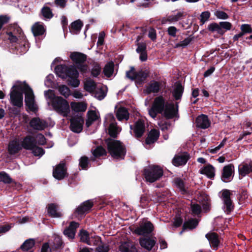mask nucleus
<instances>
[{"instance_id": "obj_1", "label": "nucleus", "mask_w": 252, "mask_h": 252, "mask_svg": "<svg viewBox=\"0 0 252 252\" xmlns=\"http://www.w3.org/2000/svg\"><path fill=\"white\" fill-rule=\"evenodd\" d=\"M178 105L176 103L165 102L162 96L155 98L151 108L148 110L149 115L155 118L158 113L162 114L167 119H172L178 116Z\"/></svg>"}, {"instance_id": "obj_2", "label": "nucleus", "mask_w": 252, "mask_h": 252, "mask_svg": "<svg viewBox=\"0 0 252 252\" xmlns=\"http://www.w3.org/2000/svg\"><path fill=\"white\" fill-rule=\"evenodd\" d=\"M44 95L48 104H51L53 109L63 117H66L70 112V107L68 102L61 96L55 95L54 91L48 90L44 92Z\"/></svg>"}, {"instance_id": "obj_3", "label": "nucleus", "mask_w": 252, "mask_h": 252, "mask_svg": "<svg viewBox=\"0 0 252 252\" xmlns=\"http://www.w3.org/2000/svg\"><path fill=\"white\" fill-rule=\"evenodd\" d=\"M57 75L63 79H66L69 86L76 88L80 84L78 80L79 73L73 66L67 67L65 65H60L55 68Z\"/></svg>"}, {"instance_id": "obj_4", "label": "nucleus", "mask_w": 252, "mask_h": 252, "mask_svg": "<svg viewBox=\"0 0 252 252\" xmlns=\"http://www.w3.org/2000/svg\"><path fill=\"white\" fill-rule=\"evenodd\" d=\"M107 148L111 156L115 159H123L126 154V150L119 141L113 139H108L106 141Z\"/></svg>"}, {"instance_id": "obj_5", "label": "nucleus", "mask_w": 252, "mask_h": 252, "mask_svg": "<svg viewBox=\"0 0 252 252\" xmlns=\"http://www.w3.org/2000/svg\"><path fill=\"white\" fill-rule=\"evenodd\" d=\"M24 83L18 82L14 85L10 93L11 103L15 106L21 107L23 105V93Z\"/></svg>"}, {"instance_id": "obj_6", "label": "nucleus", "mask_w": 252, "mask_h": 252, "mask_svg": "<svg viewBox=\"0 0 252 252\" xmlns=\"http://www.w3.org/2000/svg\"><path fill=\"white\" fill-rule=\"evenodd\" d=\"M144 175L146 181L153 183L162 177L163 170L158 165H152L145 169Z\"/></svg>"}, {"instance_id": "obj_7", "label": "nucleus", "mask_w": 252, "mask_h": 252, "mask_svg": "<svg viewBox=\"0 0 252 252\" xmlns=\"http://www.w3.org/2000/svg\"><path fill=\"white\" fill-rule=\"evenodd\" d=\"M148 76V71L141 70L138 72H135L134 67H130V70L126 72V77L131 80H135L136 84L142 83Z\"/></svg>"}, {"instance_id": "obj_8", "label": "nucleus", "mask_w": 252, "mask_h": 252, "mask_svg": "<svg viewBox=\"0 0 252 252\" xmlns=\"http://www.w3.org/2000/svg\"><path fill=\"white\" fill-rule=\"evenodd\" d=\"M23 91L25 94V102L28 108L32 111H34L37 109L34 103V96L32 89L25 83L23 85Z\"/></svg>"}, {"instance_id": "obj_9", "label": "nucleus", "mask_w": 252, "mask_h": 252, "mask_svg": "<svg viewBox=\"0 0 252 252\" xmlns=\"http://www.w3.org/2000/svg\"><path fill=\"white\" fill-rule=\"evenodd\" d=\"M105 124L106 125H109L108 131L110 135L114 137H116L121 129L117 126L115 118L112 114H109L106 116Z\"/></svg>"}, {"instance_id": "obj_10", "label": "nucleus", "mask_w": 252, "mask_h": 252, "mask_svg": "<svg viewBox=\"0 0 252 252\" xmlns=\"http://www.w3.org/2000/svg\"><path fill=\"white\" fill-rule=\"evenodd\" d=\"M231 194V191L229 190L225 189L222 191L221 199L224 204L223 209L227 214L233 209V205L230 199Z\"/></svg>"}, {"instance_id": "obj_11", "label": "nucleus", "mask_w": 252, "mask_h": 252, "mask_svg": "<svg viewBox=\"0 0 252 252\" xmlns=\"http://www.w3.org/2000/svg\"><path fill=\"white\" fill-rule=\"evenodd\" d=\"M154 229V226L150 221L141 223L138 227L135 228V233L139 235H145L151 233Z\"/></svg>"}, {"instance_id": "obj_12", "label": "nucleus", "mask_w": 252, "mask_h": 252, "mask_svg": "<svg viewBox=\"0 0 252 252\" xmlns=\"http://www.w3.org/2000/svg\"><path fill=\"white\" fill-rule=\"evenodd\" d=\"M189 159V155L187 153L184 152L177 154L172 160L174 165L179 166L185 165Z\"/></svg>"}, {"instance_id": "obj_13", "label": "nucleus", "mask_w": 252, "mask_h": 252, "mask_svg": "<svg viewBox=\"0 0 252 252\" xmlns=\"http://www.w3.org/2000/svg\"><path fill=\"white\" fill-rule=\"evenodd\" d=\"M30 125L33 129L38 130H42L48 126L46 121L39 118L32 119L30 122Z\"/></svg>"}, {"instance_id": "obj_14", "label": "nucleus", "mask_w": 252, "mask_h": 252, "mask_svg": "<svg viewBox=\"0 0 252 252\" xmlns=\"http://www.w3.org/2000/svg\"><path fill=\"white\" fill-rule=\"evenodd\" d=\"M130 127L131 129H133L135 136L140 137L143 135L145 130L144 121L142 120H139L135 123L133 128H132L131 125L130 126Z\"/></svg>"}, {"instance_id": "obj_15", "label": "nucleus", "mask_w": 252, "mask_h": 252, "mask_svg": "<svg viewBox=\"0 0 252 252\" xmlns=\"http://www.w3.org/2000/svg\"><path fill=\"white\" fill-rule=\"evenodd\" d=\"M66 173V168L64 163H60L54 169L53 175L55 178L60 180L65 176Z\"/></svg>"}, {"instance_id": "obj_16", "label": "nucleus", "mask_w": 252, "mask_h": 252, "mask_svg": "<svg viewBox=\"0 0 252 252\" xmlns=\"http://www.w3.org/2000/svg\"><path fill=\"white\" fill-rule=\"evenodd\" d=\"M84 121L81 118H73L71 120L70 129L76 133H79L82 130Z\"/></svg>"}, {"instance_id": "obj_17", "label": "nucleus", "mask_w": 252, "mask_h": 252, "mask_svg": "<svg viewBox=\"0 0 252 252\" xmlns=\"http://www.w3.org/2000/svg\"><path fill=\"white\" fill-rule=\"evenodd\" d=\"M79 223L74 221L70 222L69 226L64 229L63 234L69 239H73L74 238L76 229L79 227Z\"/></svg>"}, {"instance_id": "obj_18", "label": "nucleus", "mask_w": 252, "mask_h": 252, "mask_svg": "<svg viewBox=\"0 0 252 252\" xmlns=\"http://www.w3.org/2000/svg\"><path fill=\"white\" fill-rule=\"evenodd\" d=\"M195 123L197 127L203 129L208 128L211 124L208 117L203 114L197 117Z\"/></svg>"}, {"instance_id": "obj_19", "label": "nucleus", "mask_w": 252, "mask_h": 252, "mask_svg": "<svg viewBox=\"0 0 252 252\" xmlns=\"http://www.w3.org/2000/svg\"><path fill=\"white\" fill-rule=\"evenodd\" d=\"M155 239V238H141L139 239V243L142 247L150 251L156 244Z\"/></svg>"}, {"instance_id": "obj_20", "label": "nucleus", "mask_w": 252, "mask_h": 252, "mask_svg": "<svg viewBox=\"0 0 252 252\" xmlns=\"http://www.w3.org/2000/svg\"><path fill=\"white\" fill-rule=\"evenodd\" d=\"M206 238L209 242L211 246L215 249H218L220 245V240L218 235L214 232H210L206 234Z\"/></svg>"}, {"instance_id": "obj_21", "label": "nucleus", "mask_w": 252, "mask_h": 252, "mask_svg": "<svg viewBox=\"0 0 252 252\" xmlns=\"http://www.w3.org/2000/svg\"><path fill=\"white\" fill-rule=\"evenodd\" d=\"M233 171L234 166L232 164H230L225 166L223 168L221 177L222 180L225 182L230 181Z\"/></svg>"}, {"instance_id": "obj_22", "label": "nucleus", "mask_w": 252, "mask_h": 252, "mask_svg": "<svg viewBox=\"0 0 252 252\" xmlns=\"http://www.w3.org/2000/svg\"><path fill=\"white\" fill-rule=\"evenodd\" d=\"M185 16L184 12L180 11L175 14L168 16L166 18H163L161 20V24H165L167 22H175L181 19Z\"/></svg>"}, {"instance_id": "obj_23", "label": "nucleus", "mask_w": 252, "mask_h": 252, "mask_svg": "<svg viewBox=\"0 0 252 252\" xmlns=\"http://www.w3.org/2000/svg\"><path fill=\"white\" fill-rule=\"evenodd\" d=\"M120 250L121 252H137L134 245L129 241L122 243Z\"/></svg>"}, {"instance_id": "obj_24", "label": "nucleus", "mask_w": 252, "mask_h": 252, "mask_svg": "<svg viewBox=\"0 0 252 252\" xmlns=\"http://www.w3.org/2000/svg\"><path fill=\"white\" fill-rule=\"evenodd\" d=\"M96 83L91 78H88L84 81V89L89 93H93L96 89Z\"/></svg>"}, {"instance_id": "obj_25", "label": "nucleus", "mask_w": 252, "mask_h": 252, "mask_svg": "<svg viewBox=\"0 0 252 252\" xmlns=\"http://www.w3.org/2000/svg\"><path fill=\"white\" fill-rule=\"evenodd\" d=\"M93 202L91 200H88L81 204L76 209L78 214H83L87 212L92 207Z\"/></svg>"}, {"instance_id": "obj_26", "label": "nucleus", "mask_w": 252, "mask_h": 252, "mask_svg": "<svg viewBox=\"0 0 252 252\" xmlns=\"http://www.w3.org/2000/svg\"><path fill=\"white\" fill-rule=\"evenodd\" d=\"M32 30L33 35L36 36L42 35L46 30L42 23L36 22L32 26Z\"/></svg>"}, {"instance_id": "obj_27", "label": "nucleus", "mask_w": 252, "mask_h": 252, "mask_svg": "<svg viewBox=\"0 0 252 252\" xmlns=\"http://www.w3.org/2000/svg\"><path fill=\"white\" fill-rule=\"evenodd\" d=\"M34 139L32 137L28 136L25 137L22 144V147L26 150H32L35 146Z\"/></svg>"}, {"instance_id": "obj_28", "label": "nucleus", "mask_w": 252, "mask_h": 252, "mask_svg": "<svg viewBox=\"0 0 252 252\" xmlns=\"http://www.w3.org/2000/svg\"><path fill=\"white\" fill-rule=\"evenodd\" d=\"M72 110L75 112H84L87 108V104L85 102H72L70 103Z\"/></svg>"}, {"instance_id": "obj_29", "label": "nucleus", "mask_w": 252, "mask_h": 252, "mask_svg": "<svg viewBox=\"0 0 252 252\" xmlns=\"http://www.w3.org/2000/svg\"><path fill=\"white\" fill-rule=\"evenodd\" d=\"M159 131L156 129L152 130L149 133L147 138L146 139L145 143L146 145H150L154 143L159 136Z\"/></svg>"}, {"instance_id": "obj_30", "label": "nucleus", "mask_w": 252, "mask_h": 252, "mask_svg": "<svg viewBox=\"0 0 252 252\" xmlns=\"http://www.w3.org/2000/svg\"><path fill=\"white\" fill-rule=\"evenodd\" d=\"M70 57L71 59L76 64L82 63L86 60V56L85 55L78 52H74L71 53L70 55Z\"/></svg>"}, {"instance_id": "obj_31", "label": "nucleus", "mask_w": 252, "mask_h": 252, "mask_svg": "<svg viewBox=\"0 0 252 252\" xmlns=\"http://www.w3.org/2000/svg\"><path fill=\"white\" fill-rule=\"evenodd\" d=\"M116 116L119 121L127 120L129 118V113L126 108L121 107L116 111Z\"/></svg>"}, {"instance_id": "obj_32", "label": "nucleus", "mask_w": 252, "mask_h": 252, "mask_svg": "<svg viewBox=\"0 0 252 252\" xmlns=\"http://www.w3.org/2000/svg\"><path fill=\"white\" fill-rule=\"evenodd\" d=\"M160 84L157 81H152L146 87L145 92L149 94L151 93H158L160 89Z\"/></svg>"}, {"instance_id": "obj_33", "label": "nucleus", "mask_w": 252, "mask_h": 252, "mask_svg": "<svg viewBox=\"0 0 252 252\" xmlns=\"http://www.w3.org/2000/svg\"><path fill=\"white\" fill-rule=\"evenodd\" d=\"M83 25V23L80 20H77L72 22L69 27L70 31L73 34L79 33Z\"/></svg>"}, {"instance_id": "obj_34", "label": "nucleus", "mask_w": 252, "mask_h": 252, "mask_svg": "<svg viewBox=\"0 0 252 252\" xmlns=\"http://www.w3.org/2000/svg\"><path fill=\"white\" fill-rule=\"evenodd\" d=\"M208 29L212 32H216L220 35H222L224 33L225 31L221 29L220 24L216 23L210 24L208 26Z\"/></svg>"}, {"instance_id": "obj_35", "label": "nucleus", "mask_w": 252, "mask_h": 252, "mask_svg": "<svg viewBox=\"0 0 252 252\" xmlns=\"http://www.w3.org/2000/svg\"><path fill=\"white\" fill-rule=\"evenodd\" d=\"M21 149L22 146L16 140L12 141L9 144L8 151L11 154H14Z\"/></svg>"}, {"instance_id": "obj_36", "label": "nucleus", "mask_w": 252, "mask_h": 252, "mask_svg": "<svg viewBox=\"0 0 252 252\" xmlns=\"http://www.w3.org/2000/svg\"><path fill=\"white\" fill-rule=\"evenodd\" d=\"M200 173L206 175L209 178H213L215 176V168L211 165H208L200 170Z\"/></svg>"}, {"instance_id": "obj_37", "label": "nucleus", "mask_w": 252, "mask_h": 252, "mask_svg": "<svg viewBox=\"0 0 252 252\" xmlns=\"http://www.w3.org/2000/svg\"><path fill=\"white\" fill-rule=\"evenodd\" d=\"M252 172V163L249 164H242L239 166V174L245 176L246 175Z\"/></svg>"}, {"instance_id": "obj_38", "label": "nucleus", "mask_w": 252, "mask_h": 252, "mask_svg": "<svg viewBox=\"0 0 252 252\" xmlns=\"http://www.w3.org/2000/svg\"><path fill=\"white\" fill-rule=\"evenodd\" d=\"M88 119L86 121V125L87 127L90 126L93 122L98 119V117L96 113L94 111H89L88 112Z\"/></svg>"}, {"instance_id": "obj_39", "label": "nucleus", "mask_w": 252, "mask_h": 252, "mask_svg": "<svg viewBox=\"0 0 252 252\" xmlns=\"http://www.w3.org/2000/svg\"><path fill=\"white\" fill-rule=\"evenodd\" d=\"M79 237L81 241L84 242L89 245H92V242L90 240L89 234L87 231L84 230H81L79 233Z\"/></svg>"}, {"instance_id": "obj_40", "label": "nucleus", "mask_w": 252, "mask_h": 252, "mask_svg": "<svg viewBox=\"0 0 252 252\" xmlns=\"http://www.w3.org/2000/svg\"><path fill=\"white\" fill-rule=\"evenodd\" d=\"M183 92V89L180 84H177L173 92V95L176 100L180 99Z\"/></svg>"}, {"instance_id": "obj_41", "label": "nucleus", "mask_w": 252, "mask_h": 252, "mask_svg": "<svg viewBox=\"0 0 252 252\" xmlns=\"http://www.w3.org/2000/svg\"><path fill=\"white\" fill-rule=\"evenodd\" d=\"M93 93L94 96L99 100H102L106 95L103 88L99 86L96 87V89Z\"/></svg>"}, {"instance_id": "obj_42", "label": "nucleus", "mask_w": 252, "mask_h": 252, "mask_svg": "<svg viewBox=\"0 0 252 252\" xmlns=\"http://www.w3.org/2000/svg\"><path fill=\"white\" fill-rule=\"evenodd\" d=\"M48 213L53 217H59L61 216V213L57 212V206L54 204H51L48 205Z\"/></svg>"}, {"instance_id": "obj_43", "label": "nucleus", "mask_w": 252, "mask_h": 252, "mask_svg": "<svg viewBox=\"0 0 252 252\" xmlns=\"http://www.w3.org/2000/svg\"><path fill=\"white\" fill-rule=\"evenodd\" d=\"M113 63H109L106 64L104 68L103 72L105 76L110 77L114 72Z\"/></svg>"}, {"instance_id": "obj_44", "label": "nucleus", "mask_w": 252, "mask_h": 252, "mask_svg": "<svg viewBox=\"0 0 252 252\" xmlns=\"http://www.w3.org/2000/svg\"><path fill=\"white\" fill-rule=\"evenodd\" d=\"M42 15L45 19H50L53 16L51 9L46 6H44L41 10Z\"/></svg>"}, {"instance_id": "obj_45", "label": "nucleus", "mask_w": 252, "mask_h": 252, "mask_svg": "<svg viewBox=\"0 0 252 252\" xmlns=\"http://www.w3.org/2000/svg\"><path fill=\"white\" fill-rule=\"evenodd\" d=\"M58 91L60 94L64 97H68L70 94V89L65 85H60L58 87Z\"/></svg>"}, {"instance_id": "obj_46", "label": "nucleus", "mask_w": 252, "mask_h": 252, "mask_svg": "<svg viewBox=\"0 0 252 252\" xmlns=\"http://www.w3.org/2000/svg\"><path fill=\"white\" fill-rule=\"evenodd\" d=\"M34 245V240L30 239L26 240L21 246V249L24 251H28Z\"/></svg>"}, {"instance_id": "obj_47", "label": "nucleus", "mask_w": 252, "mask_h": 252, "mask_svg": "<svg viewBox=\"0 0 252 252\" xmlns=\"http://www.w3.org/2000/svg\"><path fill=\"white\" fill-rule=\"evenodd\" d=\"M95 157H99L106 154V150L101 146L96 147L93 152Z\"/></svg>"}, {"instance_id": "obj_48", "label": "nucleus", "mask_w": 252, "mask_h": 252, "mask_svg": "<svg viewBox=\"0 0 252 252\" xmlns=\"http://www.w3.org/2000/svg\"><path fill=\"white\" fill-rule=\"evenodd\" d=\"M198 224V221L196 220H190L186 222L184 224V228L193 229L195 228Z\"/></svg>"}, {"instance_id": "obj_49", "label": "nucleus", "mask_w": 252, "mask_h": 252, "mask_svg": "<svg viewBox=\"0 0 252 252\" xmlns=\"http://www.w3.org/2000/svg\"><path fill=\"white\" fill-rule=\"evenodd\" d=\"M0 182H2L6 184L10 183L12 182V179L9 176L4 172L0 173Z\"/></svg>"}, {"instance_id": "obj_50", "label": "nucleus", "mask_w": 252, "mask_h": 252, "mask_svg": "<svg viewBox=\"0 0 252 252\" xmlns=\"http://www.w3.org/2000/svg\"><path fill=\"white\" fill-rule=\"evenodd\" d=\"M225 141L226 139H224L218 146L215 147H211L210 148L208 149L209 152L212 154L217 153L220 149V148L223 147L225 143Z\"/></svg>"}, {"instance_id": "obj_51", "label": "nucleus", "mask_w": 252, "mask_h": 252, "mask_svg": "<svg viewBox=\"0 0 252 252\" xmlns=\"http://www.w3.org/2000/svg\"><path fill=\"white\" fill-rule=\"evenodd\" d=\"M175 184L177 187L182 192V193H184L186 192V190L184 186V184L182 180L180 179H176L175 180Z\"/></svg>"}, {"instance_id": "obj_52", "label": "nucleus", "mask_w": 252, "mask_h": 252, "mask_svg": "<svg viewBox=\"0 0 252 252\" xmlns=\"http://www.w3.org/2000/svg\"><path fill=\"white\" fill-rule=\"evenodd\" d=\"M100 70L101 67L100 65L98 63H95L94 64L93 67L92 69V75L94 77H96L99 74Z\"/></svg>"}, {"instance_id": "obj_53", "label": "nucleus", "mask_w": 252, "mask_h": 252, "mask_svg": "<svg viewBox=\"0 0 252 252\" xmlns=\"http://www.w3.org/2000/svg\"><path fill=\"white\" fill-rule=\"evenodd\" d=\"M240 29L241 32L245 34V33H252V28L250 25L243 24L241 26Z\"/></svg>"}, {"instance_id": "obj_54", "label": "nucleus", "mask_w": 252, "mask_h": 252, "mask_svg": "<svg viewBox=\"0 0 252 252\" xmlns=\"http://www.w3.org/2000/svg\"><path fill=\"white\" fill-rule=\"evenodd\" d=\"M54 76L52 74L48 75L45 80V85L48 88L52 87L54 84L53 83Z\"/></svg>"}, {"instance_id": "obj_55", "label": "nucleus", "mask_w": 252, "mask_h": 252, "mask_svg": "<svg viewBox=\"0 0 252 252\" xmlns=\"http://www.w3.org/2000/svg\"><path fill=\"white\" fill-rule=\"evenodd\" d=\"M31 150L35 156H41L44 153L43 150L41 148L38 147L36 145Z\"/></svg>"}, {"instance_id": "obj_56", "label": "nucleus", "mask_w": 252, "mask_h": 252, "mask_svg": "<svg viewBox=\"0 0 252 252\" xmlns=\"http://www.w3.org/2000/svg\"><path fill=\"white\" fill-rule=\"evenodd\" d=\"M210 16V13L208 11H204L201 13L200 15V22L203 24H204L209 18Z\"/></svg>"}, {"instance_id": "obj_57", "label": "nucleus", "mask_w": 252, "mask_h": 252, "mask_svg": "<svg viewBox=\"0 0 252 252\" xmlns=\"http://www.w3.org/2000/svg\"><path fill=\"white\" fill-rule=\"evenodd\" d=\"M8 39L11 42H16L17 41L18 38L16 35V32L15 31L11 32H7Z\"/></svg>"}, {"instance_id": "obj_58", "label": "nucleus", "mask_w": 252, "mask_h": 252, "mask_svg": "<svg viewBox=\"0 0 252 252\" xmlns=\"http://www.w3.org/2000/svg\"><path fill=\"white\" fill-rule=\"evenodd\" d=\"M80 166L82 169H86L88 165V158L86 157H82L80 159Z\"/></svg>"}, {"instance_id": "obj_59", "label": "nucleus", "mask_w": 252, "mask_h": 252, "mask_svg": "<svg viewBox=\"0 0 252 252\" xmlns=\"http://www.w3.org/2000/svg\"><path fill=\"white\" fill-rule=\"evenodd\" d=\"M215 15L219 19H226L228 18V15L224 12L221 11H217L215 12Z\"/></svg>"}, {"instance_id": "obj_60", "label": "nucleus", "mask_w": 252, "mask_h": 252, "mask_svg": "<svg viewBox=\"0 0 252 252\" xmlns=\"http://www.w3.org/2000/svg\"><path fill=\"white\" fill-rule=\"evenodd\" d=\"M220 24L221 29L225 31L230 30L232 27L231 24L228 22H220Z\"/></svg>"}, {"instance_id": "obj_61", "label": "nucleus", "mask_w": 252, "mask_h": 252, "mask_svg": "<svg viewBox=\"0 0 252 252\" xmlns=\"http://www.w3.org/2000/svg\"><path fill=\"white\" fill-rule=\"evenodd\" d=\"M137 48L136 51L137 53H140L146 52V45L144 43H138L137 44Z\"/></svg>"}, {"instance_id": "obj_62", "label": "nucleus", "mask_w": 252, "mask_h": 252, "mask_svg": "<svg viewBox=\"0 0 252 252\" xmlns=\"http://www.w3.org/2000/svg\"><path fill=\"white\" fill-rule=\"evenodd\" d=\"M191 211L193 215H198L201 212V207L197 204H193L191 207Z\"/></svg>"}, {"instance_id": "obj_63", "label": "nucleus", "mask_w": 252, "mask_h": 252, "mask_svg": "<svg viewBox=\"0 0 252 252\" xmlns=\"http://www.w3.org/2000/svg\"><path fill=\"white\" fill-rule=\"evenodd\" d=\"M177 31V28L174 26H170L167 29L168 34L173 37L176 36Z\"/></svg>"}, {"instance_id": "obj_64", "label": "nucleus", "mask_w": 252, "mask_h": 252, "mask_svg": "<svg viewBox=\"0 0 252 252\" xmlns=\"http://www.w3.org/2000/svg\"><path fill=\"white\" fill-rule=\"evenodd\" d=\"M38 143L40 145H44L46 142V139L42 134H38L36 135Z\"/></svg>"}]
</instances>
